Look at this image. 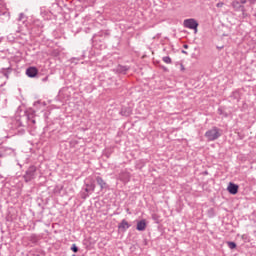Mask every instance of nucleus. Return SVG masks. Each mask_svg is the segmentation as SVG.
<instances>
[{"instance_id":"f03ea898","label":"nucleus","mask_w":256,"mask_h":256,"mask_svg":"<svg viewBox=\"0 0 256 256\" xmlns=\"http://www.w3.org/2000/svg\"><path fill=\"white\" fill-rule=\"evenodd\" d=\"M183 26L186 29H193L194 33L197 34V28L199 27V23L197 22V20L190 18L184 20Z\"/></svg>"},{"instance_id":"6e6552de","label":"nucleus","mask_w":256,"mask_h":256,"mask_svg":"<svg viewBox=\"0 0 256 256\" xmlns=\"http://www.w3.org/2000/svg\"><path fill=\"white\" fill-rule=\"evenodd\" d=\"M129 227H131V225H129V222H127L126 220H122V222L119 225V229H121V231H127Z\"/></svg>"},{"instance_id":"9b49d317","label":"nucleus","mask_w":256,"mask_h":256,"mask_svg":"<svg viewBox=\"0 0 256 256\" xmlns=\"http://www.w3.org/2000/svg\"><path fill=\"white\" fill-rule=\"evenodd\" d=\"M162 60L164 61V63L171 64V57L169 56L163 57Z\"/></svg>"},{"instance_id":"423d86ee","label":"nucleus","mask_w":256,"mask_h":256,"mask_svg":"<svg viewBox=\"0 0 256 256\" xmlns=\"http://www.w3.org/2000/svg\"><path fill=\"white\" fill-rule=\"evenodd\" d=\"M37 73L38 70L35 67H30L26 70V75H28V77H36Z\"/></svg>"},{"instance_id":"1a4fd4ad","label":"nucleus","mask_w":256,"mask_h":256,"mask_svg":"<svg viewBox=\"0 0 256 256\" xmlns=\"http://www.w3.org/2000/svg\"><path fill=\"white\" fill-rule=\"evenodd\" d=\"M96 181H97L98 185L101 187V189H105V187H107V183H105L103 178L97 177Z\"/></svg>"},{"instance_id":"4468645a","label":"nucleus","mask_w":256,"mask_h":256,"mask_svg":"<svg viewBox=\"0 0 256 256\" xmlns=\"http://www.w3.org/2000/svg\"><path fill=\"white\" fill-rule=\"evenodd\" d=\"M223 5H225V3L219 2V3L216 4V7L221 8V7H223Z\"/></svg>"},{"instance_id":"ddd939ff","label":"nucleus","mask_w":256,"mask_h":256,"mask_svg":"<svg viewBox=\"0 0 256 256\" xmlns=\"http://www.w3.org/2000/svg\"><path fill=\"white\" fill-rule=\"evenodd\" d=\"M72 251H73L74 253H77V251H79V249L77 248V246L73 245V246H72Z\"/></svg>"},{"instance_id":"39448f33","label":"nucleus","mask_w":256,"mask_h":256,"mask_svg":"<svg viewBox=\"0 0 256 256\" xmlns=\"http://www.w3.org/2000/svg\"><path fill=\"white\" fill-rule=\"evenodd\" d=\"M35 168L32 167L30 168L27 172L26 175L24 176L25 181H31V179H33V177L35 176Z\"/></svg>"},{"instance_id":"f3484780","label":"nucleus","mask_w":256,"mask_h":256,"mask_svg":"<svg viewBox=\"0 0 256 256\" xmlns=\"http://www.w3.org/2000/svg\"><path fill=\"white\" fill-rule=\"evenodd\" d=\"M256 2V0H249V3H255Z\"/></svg>"},{"instance_id":"f8f14e48","label":"nucleus","mask_w":256,"mask_h":256,"mask_svg":"<svg viewBox=\"0 0 256 256\" xmlns=\"http://www.w3.org/2000/svg\"><path fill=\"white\" fill-rule=\"evenodd\" d=\"M228 247L230 249H235V247H237V244H235V242H228Z\"/></svg>"},{"instance_id":"6ab92c4d","label":"nucleus","mask_w":256,"mask_h":256,"mask_svg":"<svg viewBox=\"0 0 256 256\" xmlns=\"http://www.w3.org/2000/svg\"><path fill=\"white\" fill-rule=\"evenodd\" d=\"M182 53H184L185 55H187V51H185V50H182Z\"/></svg>"},{"instance_id":"f257e3e1","label":"nucleus","mask_w":256,"mask_h":256,"mask_svg":"<svg viewBox=\"0 0 256 256\" xmlns=\"http://www.w3.org/2000/svg\"><path fill=\"white\" fill-rule=\"evenodd\" d=\"M205 137L208 141H215L221 137V133L217 127H213L205 133Z\"/></svg>"},{"instance_id":"20e7f679","label":"nucleus","mask_w":256,"mask_h":256,"mask_svg":"<svg viewBox=\"0 0 256 256\" xmlns=\"http://www.w3.org/2000/svg\"><path fill=\"white\" fill-rule=\"evenodd\" d=\"M227 191L231 195H237V193H239V186L237 184H233V183L230 182L228 187H227Z\"/></svg>"},{"instance_id":"7ed1b4c3","label":"nucleus","mask_w":256,"mask_h":256,"mask_svg":"<svg viewBox=\"0 0 256 256\" xmlns=\"http://www.w3.org/2000/svg\"><path fill=\"white\" fill-rule=\"evenodd\" d=\"M86 193H91V191H95V180H92L91 178H88L86 180Z\"/></svg>"},{"instance_id":"aec40b11","label":"nucleus","mask_w":256,"mask_h":256,"mask_svg":"<svg viewBox=\"0 0 256 256\" xmlns=\"http://www.w3.org/2000/svg\"><path fill=\"white\" fill-rule=\"evenodd\" d=\"M87 195H84L83 198L86 199Z\"/></svg>"},{"instance_id":"2eb2a0df","label":"nucleus","mask_w":256,"mask_h":256,"mask_svg":"<svg viewBox=\"0 0 256 256\" xmlns=\"http://www.w3.org/2000/svg\"><path fill=\"white\" fill-rule=\"evenodd\" d=\"M25 19V14L21 13L19 16V21H23Z\"/></svg>"},{"instance_id":"a211bd4d","label":"nucleus","mask_w":256,"mask_h":256,"mask_svg":"<svg viewBox=\"0 0 256 256\" xmlns=\"http://www.w3.org/2000/svg\"><path fill=\"white\" fill-rule=\"evenodd\" d=\"M184 49H189V46L188 45H184Z\"/></svg>"},{"instance_id":"9d476101","label":"nucleus","mask_w":256,"mask_h":256,"mask_svg":"<svg viewBox=\"0 0 256 256\" xmlns=\"http://www.w3.org/2000/svg\"><path fill=\"white\" fill-rule=\"evenodd\" d=\"M232 7L234 9H239L241 7V5H239V1H233L232 2Z\"/></svg>"},{"instance_id":"0eeeda50","label":"nucleus","mask_w":256,"mask_h":256,"mask_svg":"<svg viewBox=\"0 0 256 256\" xmlns=\"http://www.w3.org/2000/svg\"><path fill=\"white\" fill-rule=\"evenodd\" d=\"M137 231H145L147 229V222L145 220H141L137 223L136 227Z\"/></svg>"},{"instance_id":"dca6fc26","label":"nucleus","mask_w":256,"mask_h":256,"mask_svg":"<svg viewBox=\"0 0 256 256\" xmlns=\"http://www.w3.org/2000/svg\"><path fill=\"white\" fill-rule=\"evenodd\" d=\"M240 3H242L243 5H245V3H247V0H239Z\"/></svg>"}]
</instances>
